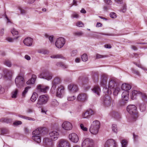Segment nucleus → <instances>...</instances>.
Instances as JSON below:
<instances>
[{
  "label": "nucleus",
  "instance_id": "f257e3e1",
  "mask_svg": "<svg viewBox=\"0 0 147 147\" xmlns=\"http://www.w3.org/2000/svg\"><path fill=\"white\" fill-rule=\"evenodd\" d=\"M45 128L39 127L33 131L32 133V139L37 143L41 142V136L45 132Z\"/></svg>",
  "mask_w": 147,
  "mask_h": 147
},
{
  "label": "nucleus",
  "instance_id": "f03ea898",
  "mask_svg": "<svg viewBox=\"0 0 147 147\" xmlns=\"http://www.w3.org/2000/svg\"><path fill=\"white\" fill-rule=\"evenodd\" d=\"M103 92L105 93L106 96L104 98H103L101 100L102 101V103L103 105L106 107L109 106L110 104V96L109 94V88H110L109 86H108V88H107V87H103Z\"/></svg>",
  "mask_w": 147,
  "mask_h": 147
},
{
  "label": "nucleus",
  "instance_id": "7ed1b4c3",
  "mask_svg": "<svg viewBox=\"0 0 147 147\" xmlns=\"http://www.w3.org/2000/svg\"><path fill=\"white\" fill-rule=\"evenodd\" d=\"M100 126V123L99 121L97 120L93 121L89 129L90 132L93 135H96L98 132Z\"/></svg>",
  "mask_w": 147,
  "mask_h": 147
},
{
  "label": "nucleus",
  "instance_id": "20e7f679",
  "mask_svg": "<svg viewBox=\"0 0 147 147\" xmlns=\"http://www.w3.org/2000/svg\"><path fill=\"white\" fill-rule=\"evenodd\" d=\"M49 100V96L47 95H42L40 96L36 105V107L41 108L42 106L46 104Z\"/></svg>",
  "mask_w": 147,
  "mask_h": 147
},
{
  "label": "nucleus",
  "instance_id": "39448f33",
  "mask_svg": "<svg viewBox=\"0 0 147 147\" xmlns=\"http://www.w3.org/2000/svg\"><path fill=\"white\" fill-rule=\"evenodd\" d=\"M53 74L49 69H45L39 75L38 77L48 81L50 80L52 78Z\"/></svg>",
  "mask_w": 147,
  "mask_h": 147
},
{
  "label": "nucleus",
  "instance_id": "423d86ee",
  "mask_svg": "<svg viewBox=\"0 0 147 147\" xmlns=\"http://www.w3.org/2000/svg\"><path fill=\"white\" fill-rule=\"evenodd\" d=\"M127 109L128 112L133 116V118L134 120L138 117V115L137 107L135 105H129Z\"/></svg>",
  "mask_w": 147,
  "mask_h": 147
},
{
  "label": "nucleus",
  "instance_id": "0eeeda50",
  "mask_svg": "<svg viewBox=\"0 0 147 147\" xmlns=\"http://www.w3.org/2000/svg\"><path fill=\"white\" fill-rule=\"evenodd\" d=\"M117 84V79L111 76V87L114 88L116 87L113 90V94L115 96H117L120 90V88L116 87Z\"/></svg>",
  "mask_w": 147,
  "mask_h": 147
},
{
  "label": "nucleus",
  "instance_id": "6e6552de",
  "mask_svg": "<svg viewBox=\"0 0 147 147\" xmlns=\"http://www.w3.org/2000/svg\"><path fill=\"white\" fill-rule=\"evenodd\" d=\"M139 95H140L143 100L147 101V96L145 94L142 93L139 91L136 90L133 91L132 96L131 97V99L132 100L135 99L136 98V96Z\"/></svg>",
  "mask_w": 147,
  "mask_h": 147
},
{
  "label": "nucleus",
  "instance_id": "1a4fd4ad",
  "mask_svg": "<svg viewBox=\"0 0 147 147\" xmlns=\"http://www.w3.org/2000/svg\"><path fill=\"white\" fill-rule=\"evenodd\" d=\"M61 83L60 79L58 77L55 78L52 82V87L51 89V92L54 94L55 93L56 90V86Z\"/></svg>",
  "mask_w": 147,
  "mask_h": 147
},
{
  "label": "nucleus",
  "instance_id": "9d476101",
  "mask_svg": "<svg viewBox=\"0 0 147 147\" xmlns=\"http://www.w3.org/2000/svg\"><path fill=\"white\" fill-rule=\"evenodd\" d=\"M15 82L17 86L21 88L24 86L25 82L24 78L21 76H18L15 79Z\"/></svg>",
  "mask_w": 147,
  "mask_h": 147
},
{
  "label": "nucleus",
  "instance_id": "9b49d317",
  "mask_svg": "<svg viewBox=\"0 0 147 147\" xmlns=\"http://www.w3.org/2000/svg\"><path fill=\"white\" fill-rule=\"evenodd\" d=\"M129 92L128 91H124L121 94L122 100L120 101L119 105L120 106H122L124 105V103L128 100Z\"/></svg>",
  "mask_w": 147,
  "mask_h": 147
},
{
  "label": "nucleus",
  "instance_id": "f8f14e48",
  "mask_svg": "<svg viewBox=\"0 0 147 147\" xmlns=\"http://www.w3.org/2000/svg\"><path fill=\"white\" fill-rule=\"evenodd\" d=\"M65 92V88L62 85H60L56 90L57 97L59 98H62Z\"/></svg>",
  "mask_w": 147,
  "mask_h": 147
},
{
  "label": "nucleus",
  "instance_id": "ddd939ff",
  "mask_svg": "<svg viewBox=\"0 0 147 147\" xmlns=\"http://www.w3.org/2000/svg\"><path fill=\"white\" fill-rule=\"evenodd\" d=\"M93 142L90 138H87L84 140L82 143V147H93Z\"/></svg>",
  "mask_w": 147,
  "mask_h": 147
},
{
  "label": "nucleus",
  "instance_id": "4468645a",
  "mask_svg": "<svg viewBox=\"0 0 147 147\" xmlns=\"http://www.w3.org/2000/svg\"><path fill=\"white\" fill-rule=\"evenodd\" d=\"M65 43V39L63 37H60L57 39L55 45L57 48H61L63 46Z\"/></svg>",
  "mask_w": 147,
  "mask_h": 147
},
{
  "label": "nucleus",
  "instance_id": "2eb2a0df",
  "mask_svg": "<svg viewBox=\"0 0 147 147\" xmlns=\"http://www.w3.org/2000/svg\"><path fill=\"white\" fill-rule=\"evenodd\" d=\"M49 89V87L48 86L42 84L38 85L37 87V89L39 92L43 93H47Z\"/></svg>",
  "mask_w": 147,
  "mask_h": 147
},
{
  "label": "nucleus",
  "instance_id": "dca6fc26",
  "mask_svg": "<svg viewBox=\"0 0 147 147\" xmlns=\"http://www.w3.org/2000/svg\"><path fill=\"white\" fill-rule=\"evenodd\" d=\"M95 114L94 111L91 109H88L85 112L82 114V117L83 118L88 119L90 116Z\"/></svg>",
  "mask_w": 147,
  "mask_h": 147
},
{
  "label": "nucleus",
  "instance_id": "f3484780",
  "mask_svg": "<svg viewBox=\"0 0 147 147\" xmlns=\"http://www.w3.org/2000/svg\"><path fill=\"white\" fill-rule=\"evenodd\" d=\"M61 127L64 130L66 131L71 130L73 127L72 124L67 121L63 122L62 124Z\"/></svg>",
  "mask_w": 147,
  "mask_h": 147
},
{
  "label": "nucleus",
  "instance_id": "a211bd4d",
  "mask_svg": "<svg viewBox=\"0 0 147 147\" xmlns=\"http://www.w3.org/2000/svg\"><path fill=\"white\" fill-rule=\"evenodd\" d=\"M52 141L48 138H45L43 141V145L46 147H53V145Z\"/></svg>",
  "mask_w": 147,
  "mask_h": 147
},
{
  "label": "nucleus",
  "instance_id": "6ab92c4d",
  "mask_svg": "<svg viewBox=\"0 0 147 147\" xmlns=\"http://www.w3.org/2000/svg\"><path fill=\"white\" fill-rule=\"evenodd\" d=\"M68 88L71 92L74 93L78 90V88L77 86L74 84L71 83L68 86Z\"/></svg>",
  "mask_w": 147,
  "mask_h": 147
},
{
  "label": "nucleus",
  "instance_id": "aec40b11",
  "mask_svg": "<svg viewBox=\"0 0 147 147\" xmlns=\"http://www.w3.org/2000/svg\"><path fill=\"white\" fill-rule=\"evenodd\" d=\"M57 147H70L69 142L66 140L61 139L57 143Z\"/></svg>",
  "mask_w": 147,
  "mask_h": 147
},
{
  "label": "nucleus",
  "instance_id": "412c9836",
  "mask_svg": "<svg viewBox=\"0 0 147 147\" xmlns=\"http://www.w3.org/2000/svg\"><path fill=\"white\" fill-rule=\"evenodd\" d=\"M88 96L85 93L80 94L77 96V100L81 102H85L88 100Z\"/></svg>",
  "mask_w": 147,
  "mask_h": 147
},
{
  "label": "nucleus",
  "instance_id": "4be33fe9",
  "mask_svg": "<svg viewBox=\"0 0 147 147\" xmlns=\"http://www.w3.org/2000/svg\"><path fill=\"white\" fill-rule=\"evenodd\" d=\"M70 140L75 143H77L79 140V137L77 135L74 133L70 134L69 136Z\"/></svg>",
  "mask_w": 147,
  "mask_h": 147
},
{
  "label": "nucleus",
  "instance_id": "5701e85b",
  "mask_svg": "<svg viewBox=\"0 0 147 147\" xmlns=\"http://www.w3.org/2000/svg\"><path fill=\"white\" fill-rule=\"evenodd\" d=\"M49 135L51 139L52 140H56L59 136V133L56 131H51L49 133Z\"/></svg>",
  "mask_w": 147,
  "mask_h": 147
},
{
  "label": "nucleus",
  "instance_id": "b1692460",
  "mask_svg": "<svg viewBox=\"0 0 147 147\" xmlns=\"http://www.w3.org/2000/svg\"><path fill=\"white\" fill-rule=\"evenodd\" d=\"M107 79V76L106 75H104L101 76L100 82V85L102 87L106 86Z\"/></svg>",
  "mask_w": 147,
  "mask_h": 147
},
{
  "label": "nucleus",
  "instance_id": "393cba45",
  "mask_svg": "<svg viewBox=\"0 0 147 147\" xmlns=\"http://www.w3.org/2000/svg\"><path fill=\"white\" fill-rule=\"evenodd\" d=\"M33 42L32 38L27 37L23 41L24 43L27 46H30L32 45Z\"/></svg>",
  "mask_w": 147,
  "mask_h": 147
},
{
  "label": "nucleus",
  "instance_id": "a878e982",
  "mask_svg": "<svg viewBox=\"0 0 147 147\" xmlns=\"http://www.w3.org/2000/svg\"><path fill=\"white\" fill-rule=\"evenodd\" d=\"M3 71L5 76L7 78L11 77L14 73L13 71L7 69H5Z\"/></svg>",
  "mask_w": 147,
  "mask_h": 147
},
{
  "label": "nucleus",
  "instance_id": "bb28decb",
  "mask_svg": "<svg viewBox=\"0 0 147 147\" xmlns=\"http://www.w3.org/2000/svg\"><path fill=\"white\" fill-rule=\"evenodd\" d=\"M121 88L123 90L128 91L131 89V86L130 85L125 83L122 84Z\"/></svg>",
  "mask_w": 147,
  "mask_h": 147
},
{
  "label": "nucleus",
  "instance_id": "cd10ccee",
  "mask_svg": "<svg viewBox=\"0 0 147 147\" xmlns=\"http://www.w3.org/2000/svg\"><path fill=\"white\" fill-rule=\"evenodd\" d=\"M138 106L141 112H143L145 111L146 108V104L144 103H139Z\"/></svg>",
  "mask_w": 147,
  "mask_h": 147
},
{
  "label": "nucleus",
  "instance_id": "c85d7f7f",
  "mask_svg": "<svg viewBox=\"0 0 147 147\" xmlns=\"http://www.w3.org/2000/svg\"><path fill=\"white\" fill-rule=\"evenodd\" d=\"M92 90L94 93L97 94L99 96L100 95V93L101 92V90L99 86H94L92 89Z\"/></svg>",
  "mask_w": 147,
  "mask_h": 147
},
{
  "label": "nucleus",
  "instance_id": "c756f323",
  "mask_svg": "<svg viewBox=\"0 0 147 147\" xmlns=\"http://www.w3.org/2000/svg\"><path fill=\"white\" fill-rule=\"evenodd\" d=\"M59 105V102L55 99H53L51 102V105L52 107L57 106Z\"/></svg>",
  "mask_w": 147,
  "mask_h": 147
},
{
  "label": "nucleus",
  "instance_id": "7c9ffc66",
  "mask_svg": "<svg viewBox=\"0 0 147 147\" xmlns=\"http://www.w3.org/2000/svg\"><path fill=\"white\" fill-rule=\"evenodd\" d=\"M38 96L36 92H34L30 98L31 101L32 102H35Z\"/></svg>",
  "mask_w": 147,
  "mask_h": 147
},
{
  "label": "nucleus",
  "instance_id": "2f4dec72",
  "mask_svg": "<svg viewBox=\"0 0 147 147\" xmlns=\"http://www.w3.org/2000/svg\"><path fill=\"white\" fill-rule=\"evenodd\" d=\"M56 65L58 67H61L63 69L67 68L68 67V66L65 65L63 63L61 62L57 63Z\"/></svg>",
  "mask_w": 147,
  "mask_h": 147
},
{
  "label": "nucleus",
  "instance_id": "473e14b6",
  "mask_svg": "<svg viewBox=\"0 0 147 147\" xmlns=\"http://www.w3.org/2000/svg\"><path fill=\"white\" fill-rule=\"evenodd\" d=\"M38 52L39 53L42 54L44 55L46 54H48L49 53V51L48 50L44 49H39L38 50Z\"/></svg>",
  "mask_w": 147,
  "mask_h": 147
},
{
  "label": "nucleus",
  "instance_id": "72a5a7b5",
  "mask_svg": "<svg viewBox=\"0 0 147 147\" xmlns=\"http://www.w3.org/2000/svg\"><path fill=\"white\" fill-rule=\"evenodd\" d=\"M18 37L19 36H18L15 38H13L9 37H7L5 38V40L7 42H13L14 40L17 39Z\"/></svg>",
  "mask_w": 147,
  "mask_h": 147
},
{
  "label": "nucleus",
  "instance_id": "f704fd0d",
  "mask_svg": "<svg viewBox=\"0 0 147 147\" xmlns=\"http://www.w3.org/2000/svg\"><path fill=\"white\" fill-rule=\"evenodd\" d=\"M73 34L74 36L80 37L82 36L83 34V33L82 31H78L74 32Z\"/></svg>",
  "mask_w": 147,
  "mask_h": 147
},
{
  "label": "nucleus",
  "instance_id": "c9c22d12",
  "mask_svg": "<svg viewBox=\"0 0 147 147\" xmlns=\"http://www.w3.org/2000/svg\"><path fill=\"white\" fill-rule=\"evenodd\" d=\"M112 129L113 132L116 134L117 132V125L115 124H112Z\"/></svg>",
  "mask_w": 147,
  "mask_h": 147
},
{
  "label": "nucleus",
  "instance_id": "e433bc0d",
  "mask_svg": "<svg viewBox=\"0 0 147 147\" xmlns=\"http://www.w3.org/2000/svg\"><path fill=\"white\" fill-rule=\"evenodd\" d=\"M81 58L82 61L84 62L86 61L88 59L87 55L86 54H84L81 56Z\"/></svg>",
  "mask_w": 147,
  "mask_h": 147
},
{
  "label": "nucleus",
  "instance_id": "4c0bfd02",
  "mask_svg": "<svg viewBox=\"0 0 147 147\" xmlns=\"http://www.w3.org/2000/svg\"><path fill=\"white\" fill-rule=\"evenodd\" d=\"M50 57L53 59H59L63 58L61 55L59 54L53 55L51 56Z\"/></svg>",
  "mask_w": 147,
  "mask_h": 147
},
{
  "label": "nucleus",
  "instance_id": "58836bf2",
  "mask_svg": "<svg viewBox=\"0 0 147 147\" xmlns=\"http://www.w3.org/2000/svg\"><path fill=\"white\" fill-rule=\"evenodd\" d=\"M9 130L6 128H2L1 129V134L2 135L7 134H9Z\"/></svg>",
  "mask_w": 147,
  "mask_h": 147
},
{
  "label": "nucleus",
  "instance_id": "ea45409f",
  "mask_svg": "<svg viewBox=\"0 0 147 147\" xmlns=\"http://www.w3.org/2000/svg\"><path fill=\"white\" fill-rule=\"evenodd\" d=\"M96 33H98L94 32V33L90 34L89 36L90 37L92 38H98L99 36Z\"/></svg>",
  "mask_w": 147,
  "mask_h": 147
},
{
  "label": "nucleus",
  "instance_id": "a19ab883",
  "mask_svg": "<svg viewBox=\"0 0 147 147\" xmlns=\"http://www.w3.org/2000/svg\"><path fill=\"white\" fill-rule=\"evenodd\" d=\"M11 32L13 36L17 35L18 34V32L15 28H13L11 30Z\"/></svg>",
  "mask_w": 147,
  "mask_h": 147
},
{
  "label": "nucleus",
  "instance_id": "79ce46f5",
  "mask_svg": "<svg viewBox=\"0 0 147 147\" xmlns=\"http://www.w3.org/2000/svg\"><path fill=\"white\" fill-rule=\"evenodd\" d=\"M92 77L94 80H97L98 77L97 73L95 72H93L92 75Z\"/></svg>",
  "mask_w": 147,
  "mask_h": 147
},
{
  "label": "nucleus",
  "instance_id": "37998d69",
  "mask_svg": "<svg viewBox=\"0 0 147 147\" xmlns=\"http://www.w3.org/2000/svg\"><path fill=\"white\" fill-rule=\"evenodd\" d=\"M67 100L69 101H72L76 99V97L74 96H68L67 97Z\"/></svg>",
  "mask_w": 147,
  "mask_h": 147
},
{
  "label": "nucleus",
  "instance_id": "c03bdc74",
  "mask_svg": "<svg viewBox=\"0 0 147 147\" xmlns=\"http://www.w3.org/2000/svg\"><path fill=\"white\" fill-rule=\"evenodd\" d=\"M111 115L114 118H116L119 116V113L114 111L111 112Z\"/></svg>",
  "mask_w": 147,
  "mask_h": 147
},
{
  "label": "nucleus",
  "instance_id": "a18cd8bd",
  "mask_svg": "<svg viewBox=\"0 0 147 147\" xmlns=\"http://www.w3.org/2000/svg\"><path fill=\"white\" fill-rule=\"evenodd\" d=\"M108 56L107 55H102L98 54H97L96 55V59H100L103 58H105L108 57Z\"/></svg>",
  "mask_w": 147,
  "mask_h": 147
},
{
  "label": "nucleus",
  "instance_id": "49530a36",
  "mask_svg": "<svg viewBox=\"0 0 147 147\" xmlns=\"http://www.w3.org/2000/svg\"><path fill=\"white\" fill-rule=\"evenodd\" d=\"M127 141L125 140H123L121 142L122 147H126Z\"/></svg>",
  "mask_w": 147,
  "mask_h": 147
},
{
  "label": "nucleus",
  "instance_id": "de8ad7c7",
  "mask_svg": "<svg viewBox=\"0 0 147 147\" xmlns=\"http://www.w3.org/2000/svg\"><path fill=\"white\" fill-rule=\"evenodd\" d=\"M80 127L82 130L85 131H87V128L86 127H85L83 124H80Z\"/></svg>",
  "mask_w": 147,
  "mask_h": 147
},
{
  "label": "nucleus",
  "instance_id": "09e8293b",
  "mask_svg": "<svg viewBox=\"0 0 147 147\" xmlns=\"http://www.w3.org/2000/svg\"><path fill=\"white\" fill-rule=\"evenodd\" d=\"M110 139H109L105 142L104 146V147H110Z\"/></svg>",
  "mask_w": 147,
  "mask_h": 147
},
{
  "label": "nucleus",
  "instance_id": "8fccbe9b",
  "mask_svg": "<svg viewBox=\"0 0 147 147\" xmlns=\"http://www.w3.org/2000/svg\"><path fill=\"white\" fill-rule=\"evenodd\" d=\"M5 65L8 67H11V64L10 61L8 60H6L4 62Z\"/></svg>",
  "mask_w": 147,
  "mask_h": 147
},
{
  "label": "nucleus",
  "instance_id": "3c124183",
  "mask_svg": "<svg viewBox=\"0 0 147 147\" xmlns=\"http://www.w3.org/2000/svg\"><path fill=\"white\" fill-rule=\"evenodd\" d=\"M12 98H16V96L18 93L17 90H15L12 92Z\"/></svg>",
  "mask_w": 147,
  "mask_h": 147
},
{
  "label": "nucleus",
  "instance_id": "603ef678",
  "mask_svg": "<svg viewBox=\"0 0 147 147\" xmlns=\"http://www.w3.org/2000/svg\"><path fill=\"white\" fill-rule=\"evenodd\" d=\"M45 37L48 38H49V40L51 42H53V36L52 35L49 36L47 34H46L45 35Z\"/></svg>",
  "mask_w": 147,
  "mask_h": 147
},
{
  "label": "nucleus",
  "instance_id": "864d4df0",
  "mask_svg": "<svg viewBox=\"0 0 147 147\" xmlns=\"http://www.w3.org/2000/svg\"><path fill=\"white\" fill-rule=\"evenodd\" d=\"M30 87L29 86H28L26 87L22 92V95L23 96H24L26 95V93L28 91V89H29Z\"/></svg>",
  "mask_w": 147,
  "mask_h": 147
},
{
  "label": "nucleus",
  "instance_id": "5fc2aeb1",
  "mask_svg": "<svg viewBox=\"0 0 147 147\" xmlns=\"http://www.w3.org/2000/svg\"><path fill=\"white\" fill-rule=\"evenodd\" d=\"M76 26L79 27H83L84 26V24L81 21H78L77 22Z\"/></svg>",
  "mask_w": 147,
  "mask_h": 147
},
{
  "label": "nucleus",
  "instance_id": "6e6d98bb",
  "mask_svg": "<svg viewBox=\"0 0 147 147\" xmlns=\"http://www.w3.org/2000/svg\"><path fill=\"white\" fill-rule=\"evenodd\" d=\"M0 121L1 122L4 123H8L10 122V120L8 119L7 118H3L1 119Z\"/></svg>",
  "mask_w": 147,
  "mask_h": 147
},
{
  "label": "nucleus",
  "instance_id": "4d7b16f0",
  "mask_svg": "<svg viewBox=\"0 0 147 147\" xmlns=\"http://www.w3.org/2000/svg\"><path fill=\"white\" fill-rule=\"evenodd\" d=\"M35 80H34V79H33L31 78L26 83L27 84H34L35 82Z\"/></svg>",
  "mask_w": 147,
  "mask_h": 147
},
{
  "label": "nucleus",
  "instance_id": "13d9d810",
  "mask_svg": "<svg viewBox=\"0 0 147 147\" xmlns=\"http://www.w3.org/2000/svg\"><path fill=\"white\" fill-rule=\"evenodd\" d=\"M79 16L78 14L74 12L71 15V17L72 18H79Z\"/></svg>",
  "mask_w": 147,
  "mask_h": 147
},
{
  "label": "nucleus",
  "instance_id": "bf43d9fd",
  "mask_svg": "<svg viewBox=\"0 0 147 147\" xmlns=\"http://www.w3.org/2000/svg\"><path fill=\"white\" fill-rule=\"evenodd\" d=\"M78 51L77 50H74L72 51L71 53V55L72 57L75 56L77 54Z\"/></svg>",
  "mask_w": 147,
  "mask_h": 147
},
{
  "label": "nucleus",
  "instance_id": "052dcab7",
  "mask_svg": "<svg viewBox=\"0 0 147 147\" xmlns=\"http://www.w3.org/2000/svg\"><path fill=\"white\" fill-rule=\"evenodd\" d=\"M111 143L112 144V145L113 147H117V145L116 142L114 140L111 139Z\"/></svg>",
  "mask_w": 147,
  "mask_h": 147
},
{
  "label": "nucleus",
  "instance_id": "680f3d73",
  "mask_svg": "<svg viewBox=\"0 0 147 147\" xmlns=\"http://www.w3.org/2000/svg\"><path fill=\"white\" fill-rule=\"evenodd\" d=\"M22 122L21 121H15L13 123L14 125H21L22 124Z\"/></svg>",
  "mask_w": 147,
  "mask_h": 147
},
{
  "label": "nucleus",
  "instance_id": "e2e57ef3",
  "mask_svg": "<svg viewBox=\"0 0 147 147\" xmlns=\"http://www.w3.org/2000/svg\"><path fill=\"white\" fill-rule=\"evenodd\" d=\"M117 17V14L113 12L111 13V18L114 19L116 18Z\"/></svg>",
  "mask_w": 147,
  "mask_h": 147
},
{
  "label": "nucleus",
  "instance_id": "0e129e2a",
  "mask_svg": "<svg viewBox=\"0 0 147 147\" xmlns=\"http://www.w3.org/2000/svg\"><path fill=\"white\" fill-rule=\"evenodd\" d=\"M118 4H121L123 3V0H114Z\"/></svg>",
  "mask_w": 147,
  "mask_h": 147
},
{
  "label": "nucleus",
  "instance_id": "69168bd1",
  "mask_svg": "<svg viewBox=\"0 0 147 147\" xmlns=\"http://www.w3.org/2000/svg\"><path fill=\"white\" fill-rule=\"evenodd\" d=\"M20 10L21 13L23 14H24L26 13V10L22 9H20Z\"/></svg>",
  "mask_w": 147,
  "mask_h": 147
},
{
  "label": "nucleus",
  "instance_id": "338daca9",
  "mask_svg": "<svg viewBox=\"0 0 147 147\" xmlns=\"http://www.w3.org/2000/svg\"><path fill=\"white\" fill-rule=\"evenodd\" d=\"M126 9H127L126 5V4H125L124 5L123 7V9H122V12H125L126 11Z\"/></svg>",
  "mask_w": 147,
  "mask_h": 147
},
{
  "label": "nucleus",
  "instance_id": "774afa93",
  "mask_svg": "<svg viewBox=\"0 0 147 147\" xmlns=\"http://www.w3.org/2000/svg\"><path fill=\"white\" fill-rule=\"evenodd\" d=\"M4 33V28L1 29L0 31V35L3 36Z\"/></svg>",
  "mask_w": 147,
  "mask_h": 147
}]
</instances>
